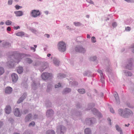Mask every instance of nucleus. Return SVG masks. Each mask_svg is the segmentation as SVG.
Listing matches in <instances>:
<instances>
[{"label":"nucleus","instance_id":"obj_2","mask_svg":"<svg viewBox=\"0 0 134 134\" xmlns=\"http://www.w3.org/2000/svg\"><path fill=\"white\" fill-rule=\"evenodd\" d=\"M94 106L95 104L94 103H91L89 104L87 110L91 109L94 115H98L100 118H102V115L101 113L98 112L96 109L95 108H92Z\"/></svg>","mask_w":134,"mask_h":134},{"label":"nucleus","instance_id":"obj_58","mask_svg":"<svg viewBox=\"0 0 134 134\" xmlns=\"http://www.w3.org/2000/svg\"><path fill=\"white\" fill-rule=\"evenodd\" d=\"M76 106L77 108H80L81 107V105L80 104L77 103L76 105Z\"/></svg>","mask_w":134,"mask_h":134},{"label":"nucleus","instance_id":"obj_1","mask_svg":"<svg viewBox=\"0 0 134 134\" xmlns=\"http://www.w3.org/2000/svg\"><path fill=\"white\" fill-rule=\"evenodd\" d=\"M118 113L121 116L125 118H129L132 116L133 114L132 111L127 108H125L124 109H119L118 110Z\"/></svg>","mask_w":134,"mask_h":134},{"label":"nucleus","instance_id":"obj_3","mask_svg":"<svg viewBox=\"0 0 134 134\" xmlns=\"http://www.w3.org/2000/svg\"><path fill=\"white\" fill-rule=\"evenodd\" d=\"M40 65L42 66V67L40 68L39 70L41 72H42L48 66V63L46 62H43L41 63L40 62H37L35 64H33V65L34 66H40Z\"/></svg>","mask_w":134,"mask_h":134},{"label":"nucleus","instance_id":"obj_18","mask_svg":"<svg viewBox=\"0 0 134 134\" xmlns=\"http://www.w3.org/2000/svg\"><path fill=\"white\" fill-rule=\"evenodd\" d=\"M83 74L84 76H87L88 77H92L93 74L90 71L87 70L85 71L83 73Z\"/></svg>","mask_w":134,"mask_h":134},{"label":"nucleus","instance_id":"obj_35","mask_svg":"<svg viewBox=\"0 0 134 134\" xmlns=\"http://www.w3.org/2000/svg\"><path fill=\"white\" fill-rule=\"evenodd\" d=\"M33 132L30 130H27L25 131L23 134H32Z\"/></svg>","mask_w":134,"mask_h":134},{"label":"nucleus","instance_id":"obj_36","mask_svg":"<svg viewBox=\"0 0 134 134\" xmlns=\"http://www.w3.org/2000/svg\"><path fill=\"white\" fill-rule=\"evenodd\" d=\"M133 21V20L132 19H128L126 20L125 22V24L127 25H129L132 23Z\"/></svg>","mask_w":134,"mask_h":134},{"label":"nucleus","instance_id":"obj_54","mask_svg":"<svg viewBox=\"0 0 134 134\" xmlns=\"http://www.w3.org/2000/svg\"><path fill=\"white\" fill-rule=\"evenodd\" d=\"M23 112L24 114H26L28 113L29 110L27 109H25L23 111Z\"/></svg>","mask_w":134,"mask_h":134},{"label":"nucleus","instance_id":"obj_55","mask_svg":"<svg viewBox=\"0 0 134 134\" xmlns=\"http://www.w3.org/2000/svg\"><path fill=\"white\" fill-rule=\"evenodd\" d=\"M12 0H9L8 2V4L9 5H11L12 3Z\"/></svg>","mask_w":134,"mask_h":134},{"label":"nucleus","instance_id":"obj_22","mask_svg":"<svg viewBox=\"0 0 134 134\" xmlns=\"http://www.w3.org/2000/svg\"><path fill=\"white\" fill-rule=\"evenodd\" d=\"M71 91V90L70 88H66L63 91L62 93L64 94H65L70 92Z\"/></svg>","mask_w":134,"mask_h":134},{"label":"nucleus","instance_id":"obj_48","mask_svg":"<svg viewBox=\"0 0 134 134\" xmlns=\"http://www.w3.org/2000/svg\"><path fill=\"white\" fill-rule=\"evenodd\" d=\"M35 122L34 121H32L29 124V126L30 127L33 126L35 125Z\"/></svg>","mask_w":134,"mask_h":134},{"label":"nucleus","instance_id":"obj_34","mask_svg":"<svg viewBox=\"0 0 134 134\" xmlns=\"http://www.w3.org/2000/svg\"><path fill=\"white\" fill-rule=\"evenodd\" d=\"M116 128L117 130L118 131L120 132V134H123V132L122 131L121 129L118 125H116Z\"/></svg>","mask_w":134,"mask_h":134},{"label":"nucleus","instance_id":"obj_49","mask_svg":"<svg viewBox=\"0 0 134 134\" xmlns=\"http://www.w3.org/2000/svg\"><path fill=\"white\" fill-rule=\"evenodd\" d=\"M16 9L17 10H18L20 8H22V7L19 5H16L15 6Z\"/></svg>","mask_w":134,"mask_h":134},{"label":"nucleus","instance_id":"obj_64","mask_svg":"<svg viewBox=\"0 0 134 134\" xmlns=\"http://www.w3.org/2000/svg\"><path fill=\"white\" fill-rule=\"evenodd\" d=\"M110 110L111 112L113 113L114 112V110L112 108H111L110 109Z\"/></svg>","mask_w":134,"mask_h":134},{"label":"nucleus","instance_id":"obj_60","mask_svg":"<svg viewBox=\"0 0 134 134\" xmlns=\"http://www.w3.org/2000/svg\"><path fill=\"white\" fill-rule=\"evenodd\" d=\"M70 63L71 65L72 66L74 65V62L72 60H70Z\"/></svg>","mask_w":134,"mask_h":134},{"label":"nucleus","instance_id":"obj_13","mask_svg":"<svg viewBox=\"0 0 134 134\" xmlns=\"http://www.w3.org/2000/svg\"><path fill=\"white\" fill-rule=\"evenodd\" d=\"M11 76L13 82L14 83L16 82L18 79V77L17 75L15 73H13L11 75Z\"/></svg>","mask_w":134,"mask_h":134},{"label":"nucleus","instance_id":"obj_26","mask_svg":"<svg viewBox=\"0 0 134 134\" xmlns=\"http://www.w3.org/2000/svg\"><path fill=\"white\" fill-rule=\"evenodd\" d=\"M17 71L19 74H20L22 73L23 71V68L21 66L18 67L17 69Z\"/></svg>","mask_w":134,"mask_h":134},{"label":"nucleus","instance_id":"obj_50","mask_svg":"<svg viewBox=\"0 0 134 134\" xmlns=\"http://www.w3.org/2000/svg\"><path fill=\"white\" fill-rule=\"evenodd\" d=\"M128 3H134V0H124Z\"/></svg>","mask_w":134,"mask_h":134},{"label":"nucleus","instance_id":"obj_29","mask_svg":"<svg viewBox=\"0 0 134 134\" xmlns=\"http://www.w3.org/2000/svg\"><path fill=\"white\" fill-rule=\"evenodd\" d=\"M53 63L55 65L58 66L59 62L56 58H54L53 60Z\"/></svg>","mask_w":134,"mask_h":134},{"label":"nucleus","instance_id":"obj_40","mask_svg":"<svg viewBox=\"0 0 134 134\" xmlns=\"http://www.w3.org/2000/svg\"><path fill=\"white\" fill-rule=\"evenodd\" d=\"M52 85L51 84H48L47 86V91L48 92H49L51 90V89Z\"/></svg>","mask_w":134,"mask_h":134},{"label":"nucleus","instance_id":"obj_46","mask_svg":"<svg viewBox=\"0 0 134 134\" xmlns=\"http://www.w3.org/2000/svg\"><path fill=\"white\" fill-rule=\"evenodd\" d=\"M91 41L93 43H95L96 42V39L95 37L93 36L91 37Z\"/></svg>","mask_w":134,"mask_h":134},{"label":"nucleus","instance_id":"obj_30","mask_svg":"<svg viewBox=\"0 0 134 134\" xmlns=\"http://www.w3.org/2000/svg\"><path fill=\"white\" fill-rule=\"evenodd\" d=\"M77 91L79 93L81 94H83L85 92V89L83 88L79 89L77 90Z\"/></svg>","mask_w":134,"mask_h":134},{"label":"nucleus","instance_id":"obj_52","mask_svg":"<svg viewBox=\"0 0 134 134\" xmlns=\"http://www.w3.org/2000/svg\"><path fill=\"white\" fill-rule=\"evenodd\" d=\"M87 2L90 4H94V2L92 0H86Z\"/></svg>","mask_w":134,"mask_h":134},{"label":"nucleus","instance_id":"obj_63","mask_svg":"<svg viewBox=\"0 0 134 134\" xmlns=\"http://www.w3.org/2000/svg\"><path fill=\"white\" fill-rule=\"evenodd\" d=\"M20 27L19 26H17L16 27L14 26V29L16 30H17L18 29H20Z\"/></svg>","mask_w":134,"mask_h":134},{"label":"nucleus","instance_id":"obj_28","mask_svg":"<svg viewBox=\"0 0 134 134\" xmlns=\"http://www.w3.org/2000/svg\"><path fill=\"white\" fill-rule=\"evenodd\" d=\"M84 132L85 134H91V131L90 129L88 128H87L85 129L84 130Z\"/></svg>","mask_w":134,"mask_h":134},{"label":"nucleus","instance_id":"obj_44","mask_svg":"<svg viewBox=\"0 0 134 134\" xmlns=\"http://www.w3.org/2000/svg\"><path fill=\"white\" fill-rule=\"evenodd\" d=\"M74 24L76 26H81L82 24L79 22H74Z\"/></svg>","mask_w":134,"mask_h":134},{"label":"nucleus","instance_id":"obj_21","mask_svg":"<svg viewBox=\"0 0 134 134\" xmlns=\"http://www.w3.org/2000/svg\"><path fill=\"white\" fill-rule=\"evenodd\" d=\"M114 95L115 98L116 103L119 104L120 103V100L118 94L117 92H116L114 94Z\"/></svg>","mask_w":134,"mask_h":134},{"label":"nucleus","instance_id":"obj_9","mask_svg":"<svg viewBox=\"0 0 134 134\" xmlns=\"http://www.w3.org/2000/svg\"><path fill=\"white\" fill-rule=\"evenodd\" d=\"M85 122L87 125H91L96 122V119L94 118H87Z\"/></svg>","mask_w":134,"mask_h":134},{"label":"nucleus","instance_id":"obj_24","mask_svg":"<svg viewBox=\"0 0 134 134\" xmlns=\"http://www.w3.org/2000/svg\"><path fill=\"white\" fill-rule=\"evenodd\" d=\"M66 75L63 73H59L57 75V78L58 79H61L65 77Z\"/></svg>","mask_w":134,"mask_h":134},{"label":"nucleus","instance_id":"obj_57","mask_svg":"<svg viewBox=\"0 0 134 134\" xmlns=\"http://www.w3.org/2000/svg\"><path fill=\"white\" fill-rule=\"evenodd\" d=\"M108 121H109V124L110 125H111V120L109 118H108L107 119Z\"/></svg>","mask_w":134,"mask_h":134},{"label":"nucleus","instance_id":"obj_45","mask_svg":"<svg viewBox=\"0 0 134 134\" xmlns=\"http://www.w3.org/2000/svg\"><path fill=\"white\" fill-rule=\"evenodd\" d=\"M12 21L10 20H8L5 22V24L8 26L10 25L12 23Z\"/></svg>","mask_w":134,"mask_h":134},{"label":"nucleus","instance_id":"obj_19","mask_svg":"<svg viewBox=\"0 0 134 134\" xmlns=\"http://www.w3.org/2000/svg\"><path fill=\"white\" fill-rule=\"evenodd\" d=\"M32 116V114L31 113L27 114L25 118L24 121L25 122H26L29 121L31 118Z\"/></svg>","mask_w":134,"mask_h":134},{"label":"nucleus","instance_id":"obj_56","mask_svg":"<svg viewBox=\"0 0 134 134\" xmlns=\"http://www.w3.org/2000/svg\"><path fill=\"white\" fill-rule=\"evenodd\" d=\"M125 30L127 31H129L131 30V28L130 27H126Z\"/></svg>","mask_w":134,"mask_h":134},{"label":"nucleus","instance_id":"obj_17","mask_svg":"<svg viewBox=\"0 0 134 134\" xmlns=\"http://www.w3.org/2000/svg\"><path fill=\"white\" fill-rule=\"evenodd\" d=\"M12 88L10 87H6L4 90V92L6 94H10L12 91Z\"/></svg>","mask_w":134,"mask_h":134},{"label":"nucleus","instance_id":"obj_4","mask_svg":"<svg viewBox=\"0 0 134 134\" xmlns=\"http://www.w3.org/2000/svg\"><path fill=\"white\" fill-rule=\"evenodd\" d=\"M13 58H14V56L12 55L9 56L8 58V61L7 63V65L9 68H12L14 67L15 63L16 62L13 59Z\"/></svg>","mask_w":134,"mask_h":134},{"label":"nucleus","instance_id":"obj_62","mask_svg":"<svg viewBox=\"0 0 134 134\" xmlns=\"http://www.w3.org/2000/svg\"><path fill=\"white\" fill-rule=\"evenodd\" d=\"M81 114V112H78V113L77 112L76 114H75V115L77 116H79Z\"/></svg>","mask_w":134,"mask_h":134},{"label":"nucleus","instance_id":"obj_25","mask_svg":"<svg viewBox=\"0 0 134 134\" xmlns=\"http://www.w3.org/2000/svg\"><path fill=\"white\" fill-rule=\"evenodd\" d=\"M14 13L16 16H20L23 15V12L21 11H15L14 12Z\"/></svg>","mask_w":134,"mask_h":134},{"label":"nucleus","instance_id":"obj_59","mask_svg":"<svg viewBox=\"0 0 134 134\" xmlns=\"http://www.w3.org/2000/svg\"><path fill=\"white\" fill-rule=\"evenodd\" d=\"M98 72L100 74V76H101V75L102 76L103 75V72L102 70H98Z\"/></svg>","mask_w":134,"mask_h":134},{"label":"nucleus","instance_id":"obj_27","mask_svg":"<svg viewBox=\"0 0 134 134\" xmlns=\"http://www.w3.org/2000/svg\"><path fill=\"white\" fill-rule=\"evenodd\" d=\"M124 72L125 74V75L126 76H131L132 75V73L129 71L127 70H124Z\"/></svg>","mask_w":134,"mask_h":134},{"label":"nucleus","instance_id":"obj_7","mask_svg":"<svg viewBox=\"0 0 134 134\" xmlns=\"http://www.w3.org/2000/svg\"><path fill=\"white\" fill-rule=\"evenodd\" d=\"M66 128L62 125L59 126L57 128V133L58 134H64L66 131Z\"/></svg>","mask_w":134,"mask_h":134},{"label":"nucleus","instance_id":"obj_11","mask_svg":"<svg viewBox=\"0 0 134 134\" xmlns=\"http://www.w3.org/2000/svg\"><path fill=\"white\" fill-rule=\"evenodd\" d=\"M31 16L34 18L36 17L41 14L39 10H32L31 12Z\"/></svg>","mask_w":134,"mask_h":134},{"label":"nucleus","instance_id":"obj_53","mask_svg":"<svg viewBox=\"0 0 134 134\" xmlns=\"http://www.w3.org/2000/svg\"><path fill=\"white\" fill-rule=\"evenodd\" d=\"M112 26L113 27H115L117 26V24L116 22H114L112 23Z\"/></svg>","mask_w":134,"mask_h":134},{"label":"nucleus","instance_id":"obj_5","mask_svg":"<svg viewBox=\"0 0 134 134\" xmlns=\"http://www.w3.org/2000/svg\"><path fill=\"white\" fill-rule=\"evenodd\" d=\"M58 46L59 50L61 52H64L66 50V44L62 41L58 43Z\"/></svg>","mask_w":134,"mask_h":134},{"label":"nucleus","instance_id":"obj_43","mask_svg":"<svg viewBox=\"0 0 134 134\" xmlns=\"http://www.w3.org/2000/svg\"><path fill=\"white\" fill-rule=\"evenodd\" d=\"M100 80L101 82L103 84L105 83L104 82V78L103 75H101L100 76Z\"/></svg>","mask_w":134,"mask_h":134},{"label":"nucleus","instance_id":"obj_12","mask_svg":"<svg viewBox=\"0 0 134 134\" xmlns=\"http://www.w3.org/2000/svg\"><path fill=\"white\" fill-rule=\"evenodd\" d=\"M27 96V93L26 92H24L22 96L19 98L17 102V103L19 104L25 99Z\"/></svg>","mask_w":134,"mask_h":134},{"label":"nucleus","instance_id":"obj_42","mask_svg":"<svg viewBox=\"0 0 134 134\" xmlns=\"http://www.w3.org/2000/svg\"><path fill=\"white\" fill-rule=\"evenodd\" d=\"M26 60L27 63L29 64L32 63L33 62V60L30 58H26Z\"/></svg>","mask_w":134,"mask_h":134},{"label":"nucleus","instance_id":"obj_23","mask_svg":"<svg viewBox=\"0 0 134 134\" xmlns=\"http://www.w3.org/2000/svg\"><path fill=\"white\" fill-rule=\"evenodd\" d=\"M3 47H8L11 46V44L7 42H4L2 43Z\"/></svg>","mask_w":134,"mask_h":134},{"label":"nucleus","instance_id":"obj_16","mask_svg":"<svg viewBox=\"0 0 134 134\" xmlns=\"http://www.w3.org/2000/svg\"><path fill=\"white\" fill-rule=\"evenodd\" d=\"M40 85L39 83H35V82L33 81L31 84L32 88L34 90H36L37 89L38 87L40 86Z\"/></svg>","mask_w":134,"mask_h":134},{"label":"nucleus","instance_id":"obj_47","mask_svg":"<svg viewBox=\"0 0 134 134\" xmlns=\"http://www.w3.org/2000/svg\"><path fill=\"white\" fill-rule=\"evenodd\" d=\"M97 58L96 56H94L90 58V60L92 61H94L96 60Z\"/></svg>","mask_w":134,"mask_h":134},{"label":"nucleus","instance_id":"obj_41","mask_svg":"<svg viewBox=\"0 0 134 134\" xmlns=\"http://www.w3.org/2000/svg\"><path fill=\"white\" fill-rule=\"evenodd\" d=\"M29 30L31 31L32 33H36L37 32V30L35 28H30L29 29Z\"/></svg>","mask_w":134,"mask_h":134},{"label":"nucleus","instance_id":"obj_33","mask_svg":"<svg viewBox=\"0 0 134 134\" xmlns=\"http://www.w3.org/2000/svg\"><path fill=\"white\" fill-rule=\"evenodd\" d=\"M46 134H55V132L53 130H49L46 132Z\"/></svg>","mask_w":134,"mask_h":134},{"label":"nucleus","instance_id":"obj_37","mask_svg":"<svg viewBox=\"0 0 134 134\" xmlns=\"http://www.w3.org/2000/svg\"><path fill=\"white\" fill-rule=\"evenodd\" d=\"M108 65H109L107 66L106 67H105L104 66V67H105V71L107 72H109L111 71V70L110 68L109 64H108Z\"/></svg>","mask_w":134,"mask_h":134},{"label":"nucleus","instance_id":"obj_31","mask_svg":"<svg viewBox=\"0 0 134 134\" xmlns=\"http://www.w3.org/2000/svg\"><path fill=\"white\" fill-rule=\"evenodd\" d=\"M15 34L17 36L22 37L24 35L25 33L24 32L22 31L19 32Z\"/></svg>","mask_w":134,"mask_h":134},{"label":"nucleus","instance_id":"obj_8","mask_svg":"<svg viewBox=\"0 0 134 134\" xmlns=\"http://www.w3.org/2000/svg\"><path fill=\"white\" fill-rule=\"evenodd\" d=\"M75 51L77 52L84 53H85L86 49L82 46H77L75 48Z\"/></svg>","mask_w":134,"mask_h":134},{"label":"nucleus","instance_id":"obj_14","mask_svg":"<svg viewBox=\"0 0 134 134\" xmlns=\"http://www.w3.org/2000/svg\"><path fill=\"white\" fill-rule=\"evenodd\" d=\"M14 115L17 117H19L21 115L22 113L20 112L18 108H16L14 109Z\"/></svg>","mask_w":134,"mask_h":134},{"label":"nucleus","instance_id":"obj_20","mask_svg":"<svg viewBox=\"0 0 134 134\" xmlns=\"http://www.w3.org/2000/svg\"><path fill=\"white\" fill-rule=\"evenodd\" d=\"M5 113L7 114H9L11 111V108L9 105L6 106L5 109Z\"/></svg>","mask_w":134,"mask_h":134},{"label":"nucleus","instance_id":"obj_10","mask_svg":"<svg viewBox=\"0 0 134 134\" xmlns=\"http://www.w3.org/2000/svg\"><path fill=\"white\" fill-rule=\"evenodd\" d=\"M133 61V59L132 58H130L128 60L127 62V64L126 65V69L130 70L132 69Z\"/></svg>","mask_w":134,"mask_h":134},{"label":"nucleus","instance_id":"obj_15","mask_svg":"<svg viewBox=\"0 0 134 134\" xmlns=\"http://www.w3.org/2000/svg\"><path fill=\"white\" fill-rule=\"evenodd\" d=\"M54 114V111L51 109L47 110L46 113V115L48 117L53 116Z\"/></svg>","mask_w":134,"mask_h":134},{"label":"nucleus","instance_id":"obj_32","mask_svg":"<svg viewBox=\"0 0 134 134\" xmlns=\"http://www.w3.org/2000/svg\"><path fill=\"white\" fill-rule=\"evenodd\" d=\"M21 86L24 88L27 89L28 88V85L26 82H23L21 84Z\"/></svg>","mask_w":134,"mask_h":134},{"label":"nucleus","instance_id":"obj_39","mask_svg":"<svg viewBox=\"0 0 134 134\" xmlns=\"http://www.w3.org/2000/svg\"><path fill=\"white\" fill-rule=\"evenodd\" d=\"M4 72V70L3 68L0 67V75L3 74Z\"/></svg>","mask_w":134,"mask_h":134},{"label":"nucleus","instance_id":"obj_6","mask_svg":"<svg viewBox=\"0 0 134 134\" xmlns=\"http://www.w3.org/2000/svg\"><path fill=\"white\" fill-rule=\"evenodd\" d=\"M42 79L44 80H50L53 77V75L52 73H49L47 72H44L41 75Z\"/></svg>","mask_w":134,"mask_h":134},{"label":"nucleus","instance_id":"obj_61","mask_svg":"<svg viewBox=\"0 0 134 134\" xmlns=\"http://www.w3.org/2000/svg\"><path fill=\"white\" fill-rule=\"evenodd\" d=\"M134 48V44H132L130 46H129V49L133 48Z\"/></svg>","mask_w":134,"mask_h":134},{"label":"nucleus","instance_id":"obj_38","mask_svg":"<svg viewBox=\"0 0 134 134\" xmlns=\"http://www.w3.org/2000/svg\"><path fill=\"white\" fill-rule=\"evenodd\" d=\"M15 59L17 60L18 61L17 62V63L18 64L21 59V57L20 55H17V57Z\"/></svg>","mask_w":134,"mask_h":134},{"label":"nucleus","instance_id":"obj_51","mask_svg":"<svg viewBox=\"0 0 134 134\" xmlns=\"http://www.w3.org/2000/svg\"><path fill=\"white\" fill-rule=\"evenodd\" d=\"M61 86L60 84V83H58V84H56L55 85V88H59Z\"/></svg>","mask_w":134,"mask_h":134}]
</instances>
